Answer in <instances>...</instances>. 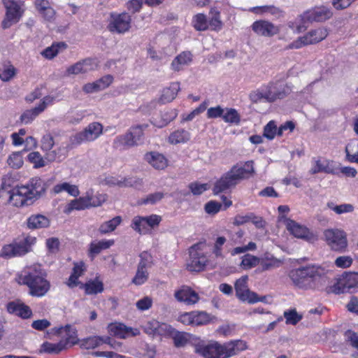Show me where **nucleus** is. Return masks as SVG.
<instances>
[{
	"mask_svg": "<svg viewBox=\"0 0 358 358\" xmlns=\"http://www.w3.org/2000/svg\"><path fill=\"white\" fill-rule=\"evenodd\" d=\"M327 270L318 264H310L292 269L289 277L299 289H320L327 282Z\"/></svg>",
	"mask_w": 358,
	"mask_h": 358,
	"instance_id": "nucleus-1",
	"label": "nucleus"
},
{
	"mask_svg": "<svg viewBox=\"0 0 358 358\" xmlns=\"http://www.w3.org/2000/svg\"><path fill=\"white\" fill-rule=\"evenodd\" d=\"M248 348V343L241 339L231 340L224 343L212 341L207 344H197L195 352L203 358H230Z\"/></svg>",
	"mask_w": 358,
	"mask_h": 358,
	"instance_id": "nucleus-2",
	"label": "nucleus"
},
{
	"mask_svg": "<svg viewBox=\"0 0 358 358\" xmlns=\"http://www.w3.org/2000/svg\"><path fill=\"white\" fill-rule=\"evenodd\" d=\"M255 174L254 162L247 161L243 166L234 165L231 169L218 179L213 188V192L217 195L235 187L240 181L252 177Z\"/></svg>",
	"mask_w": 358,
	"mask_h": 358,
	"instance_id": "nucleus-3",
	"label": "nucleus"
},
{
	"mask_svg": "<svg viewBox=\"0 0 358 358\" xmlns=\"http://www.w3.org/2000/svg\"><path fill=\"white\" fill-rule=\"evenodd\" d=\"M16 280L19 284L27 285L32 296L45 294L44 271L41 264H36L27 268L17 275Z\"/></svg>",
	"mask_w": 358,
	"mask_h": 358,
	"instance_id": "nucleus-4",
	"label": "nucleus"
},
{
	"mask_svg": "<svg viewBox=\"0 0 358 358\" xmlns=\"http://www.w3.org/2000/svg\"><path fill=\"white\" fill-rule=\"evenodd\" d=\"M36 242V237L29 235L22 239L4 245L0 250V257L10 259L15 257L23 256L31 250V248Z\"/></svg>",
	"mask_w": 358,
	"mask_h": 358,
	"instance_id": "nucleus-5",
	"label": "nucleus"
},
{
	"mask_svg": "<svg viewBox=\"0 0 358 358\" xmlns=\"http://www.w3.org/2000/svg\"><path fill=\"white\" fill-rule=\"evenodd\" d=\"M332 16L331 9L324 6L315 7L311 10H306L299 15L302 24L296 26V32L300 33L306 30V27L304 24L306 22H322L329 20Z\"/></svg>",
	"mask_w": 358,
	"mask_h": 358,
	"instance_id": "nucleus-6",
	"label": "nucleus"
},
{
	"mask_svg": "<svg viewBox=\"0 0 358 358\" xmlns=\"http://www.w3.org/2000/svg\"><path fill=\"white\" fill-rule=\"evenodd\" d=\"M356 288H358V273H345L333 285L327 287L326 292L328 294H340L350 292Z\"/></svg>",
	"mask_w": 358,
	"mask_h": 358,
	"instance_id": "nucleus-7",
	"label": "nucleus"
},
{
	"mask_svg": "<svg viewBox=\"0 0 358 358\" xmlns=\"http://www.w3.org/2000/svg\"><path fill=\"white\" fill-rule=\"evenodd\" d=\"M204 245L203 243H197L189 248V261L187 264L189 271L199 272L205 269L208 259L203 250Z\"/></svg>",
	"mask_w": 358,
	"mask_h": 358,
	"instance_id": "nucleus-8",
	"label": "nucleus"
},
{
	"mask_svg": "<svg viewBox=\"0 0 358 358\" xmlns=\"http://www.w3.org/2000/svg\"><path fill=\"white\" fill-rule=\"evenodd\" d=\"M162 221V217L152 214L149 216H136L133 218L131 227L139 234H146L157 227Z\"/></svg>",
	"mask_w": 358,
	"mask_h": 358,
	"instance_id": "nucleus-9",
	"label": "nucleus"
},
{
	"mask_svg": "<svg viewBox=\"0 0 358 358\" xmlns=\"http://www.w3.org/2000/svg\"><path fill=\"white\" fill-rule=\"evenodd\" d=\"M8 194L9 203L16 207L30 205L35 199L34 193L30 192L29 186L15 187L9 191Z\"/></svg>",
	"mask_w": 358,
	"mask_h": 358,
	"instance_id": "nucleus-10",
	"label": "nucleus"
},
{
	"mask_svg": "<svg viewBox=\"0 0 358 358\" xmlns=\"http://www.w3.org/2000/svg\"><path fill=\"white\" fill-rule=\"evenodd\" d=\"M131 24V17L128 13H111L107 29L111 33L124 34L129 31Z\"/></svg>",
	"mask_w": 358,
	"mask_h": 358,
	"instance_id": "nucleus-11",
	"label": "nucleus"
},
{
	"mask_svg": "<svg viewBox=\"0 0 358 358\" xmlns=\"http://www.w3.org/2000/svg\"><path fill=\"white\" fill-rule=\"evenodd\" d=\"M328 245L334 251L343 252L348 246L345 233L339 229H327L324 232Z\"/></svg>",
	"mask_w": 358,
	"mask_h": 358,
	"instance_id": "nucleus-12",
	"label": "nucleus"
},
{
	"mask_svg": "<svg viewBox=\"0 0 358 358\" xmlns=\"http://www.w3.org/2000/svg\"><path fill=\"white\" fill-rule=\"evenodd\" d=\"M248 275H243L236 280L234 284L236 296L241 301H248L252 303L258 301H264L265 296L260 299L256 293L250 291L248 286Z\"/></svg>",
	"mask_w": 358,
	"mask_h": 358,
	"instance_id": "nucleus-13",
	"label": "nucleus"
},
{
	"mask_svg": "<svg viewBox=\"0 0 358 358\" xmlns=\"http://www.w3.org/2000/svg\"><path fill=\"white\" fill-rule=\"evenodd\" d=\"M20 1L3 0V3L6 8V18L2 22L4 29L8 28L12 23L17 22L21 17L23 10L20 8Z\"/></svg>",
	"mask_w": 358,
	"mask_h": 358,
	"instance_id": "nucleus-14",
	"label": "nucleus"
},
{
	"mask_svg": "<svg viewBox=\"0 0 358 358\" xmlns=\"http://www.w3.org/2000/svg\"><path fill=\"white\" fill-rule=\"evenodd\" d=\"M103 126L99 122L90 124L83 131L76 134L72 138V143L81 144L83 142L92 141L102 133Z\"/></svg>",
	"mask_w": 358,
	"mask_h": 358,
	"instance_id": "nucleus-15",
	"label": "nucleus"
},
{
	"mask_svg": "<svg viewBox=\"0 0 358 358\" xmlns=\"http://www.w3.org/2000/svg\"><path fill=\"white\" fill-rule=\"evenodd\" d=\"M145 334L153 337L161 336L169 338L173 333V328L164 322H159L156 320H152L148 322L143 327Z\"/></svg>",
	"mask_w": 358,
	"mask_h": 358,
	"instance_id": "nucleus-16",
	"label": "nucleus"
},
{
	"mask_svg": "<svg viewBox=\"0 0 358 358\" xmlns=\"http://www.w3.org/2000/svg\"><path fill=\"white\" fill-rule=\"evenodd\" d=\"M286 228L289 232L297 238H301L309 242L314 241L317 239L316 236L310 231V229L304 225H301L296 221L287 219Z\"/></svg>",
	"mask_w": 358,
	"mask_h": 358,
	"instance_id": "nucleus-17",
	"label": "nucleus"
},
{
	"mask_svg": "<svg viewBox=\"0 0 358 358\" xmlns=\"http://www.w3.org/2000/svg\"><path fill=\"white\" fill-rule=\"evenodd\" d=\"M267 101L273 102L282 99L292 92L290 86L280 81L270 83L267 86Z\"/></svg>",
	"mask_w": 358,
	"mask_h": 358,
	"instance_id": "nucleus-18",
	"label": "nucleus"
},
{
	"mask_svg": "<svg viewBox=\"0 0 358 358\" xmlns=\"http://www.w3.org/2000/svg\"><path fill=\"white\" fill-rule=\"evenodd\" d=\"M107 329L110 336L118 338H126L129 336H136L140 334L138 329L127 327L124 324L121 322L110 323Z\"/></svg>",
	"mask_w": 358,
	"mask_h": 358,
	"instance_id": "nucleus-19",
	"label": "nucleus"
},
{
	"mask_svg": "<svg viewBox=\"0 0 358 358\" xmlns=\"http://www.w3.org/2000/svg\"><path fill=\"white\" fill-rule=\"evenodd\" d=\"M252 31L258 36L273 37L279 34L280 28L273 23L264 20L254 22L251 26Z\"/></svg>",
	"mask_w": 358,
	"mask_h": 358,
	"instance_id": "nucleus-20",
	"label": "nucleus"
},
{
	"mask_svg": "<svg viewBox=\"0 0 358 358\" xmlns=\"http://www.w3.org/2000/svg\"><path fill=\"white\" fill-rule=\"evenodd\" d=\"M313 166L310 170V173L313 175L319 173H325L327 174L338 175V169L335 166L333 160L324 159L320 157L313 158Z\"/></svg>",
	"mask_w": 358,
	"mask_h": 358,
	"instance_id": "nucleus-21",
	"label": "nucleus"
},
{
	"mask_svg": "<svg viewBox=\"0 0 358 358\" xmlns=\"http://www.w3.org/2000/svg\"><path fill=\"white\" fill-rule=\"evenodd\" d=\"M57 334L62 337L61 341L66 348H70L78 343L77 331L70 325L59 328L57 330Z\"/></svg>",
	"mask_w": 358,
	"mask_h": 358,
	"instance_id": "nucleus-22",
	"label": "nucleus"
},
{
	"mask_svg": "<svg viewBox=\"0 0 358 358\" xmlns=\"http://www.w3.org/2000/svg\"><path fill=\"white\" fill-rule=\"evenodd\" d=\"M355 132L358 135V117L354 122ZM346 160L350 163L358 164V140H351L345 146Z\"/></svg>",
	"mask_w": 358,
	"mask_h": 358,
	"instance_id": "nucleus-23",
	"label": "nucleus"
},
{
	"mask_svg": "<svg viewBox=\"0 0 358 358\" xmlns=\"http://www.w3.org/2000/svg\"><path fill=\"white\" fill-rule=\"evenodd\" d=\"M174 296L178 301L184 302L187 305L195 304L199 300V294L188 287H182L175 292Z\"/></svg>",
	"mask_w": 358,
	"mask_h": 358,
	"instance_id": "nucleus-24",
	"label": "nucleus"
},
{
	"mask_svg": "<svg viewBox=\"0 0 358 358\" xmlns=\"http://www.w3.org/2000/svg\"><path fill=\"white\" fill-rule=\"evenodd\" d=\"M7 310L9 313L14 314L23 319L29 318L32 315L30 308L20 301L9 302L7 304Z\"/></svg>",
	"mask_w": 358,
	"mask_h": 358,
	"instance_id": "nucleus-25",
	"label": "nucleus"
},
{
	"mask_svg": "<svg viewBox=\"0 0 358 358\" xmlns=\"http://www.w3.org/2000/svg\"><path fill=\"white\" fill-rule=\"evenodd\" d=\"M80 287L84 289L86 295H96L104 290L103 283L98 277L81 283Z\"/></svg>",
	"mask_w": 358,
	"mask_h": 358,
	"instance_id": "nucleus-26",
	"label": "nucleus"
},
{
	"mask_svg": "<svg viewBox=\"0 0 358 358\" xmlns=\"http://www.w3.org/2000/svg\"><path fill=\"white\" fill-rule=\"evenodd\" d=\"M145 159L155 169L162 170L168 166L167 159L157 152H149L145 155Z\"/></svg>",
	"mask_w": 358,
	"mask_h": 358,
	"instance_id": "nucleus-27",
	"label": "nucleus"
},
{
	"mask_svg": "<svg viewBox=\"0 0 358 358\" xmlns=\"http://www.w3.org/2000/svg\"><path fill=\"white\" fill-rule=\"evenodd\" d=\"M135 145V141L128 131L124 134L117 136L113 143V147L119 150H127Z\"/></svg>",
	"mask_w": 358,
	"mask_h": 358,
	"instance_id": "nucleus-28",
	"label": "nucleus"
},
{
	"mask_svg": "<svg viewBox=\"0 0 358 358\" xmlns=\"http://www.w3.org/2000/svg\"><path fill=\"white\" fill-rule=\"evenodd\" d=\"M113 244L114 240H101L97 242H91L88 249L89 257L94 259L102 250L109 248Z\"/></svg>",
	"mask_w": 358,
	"mask_h": 358,
	"instance_id": "nucleus-29",
	"label": "nucleus"
},
{
	"mask_svg": "<svg viewBox=\"0 0 358 358\" xmlns=\"http://www.w3.org/2000/svg\"><path fill=\"white\" fill-rule=\"evenodd\" d=\"M94 61L91 59H86L69 66L67 69L69 74L85 73L94 69Z\"/></svg>",
	"mask_w": 358,
	"mask_h": 358,
	"instance_id": "nucleus-30",
	"label": "nucleus"
},
{
	"mask_svg": "<svg viewBox=\"0 0 358 358\" xmlns=\"http://www.w3.org/2000/svg\"><path fill=\"white\" fill-rule=\"evenodd\" d=\"M151 123L159 128L166 126L171 121L173 120L177 113H151Z\"/></svg>",
	"mask_w": 358,
	"mask_h": 358,
	"instance_id": "nucleus-31",
	"label": "nucleus"
},
{
	"mask_svg": "<svg viewBox=\"0 0 358 358\" xmlns=\"http://www.w3.org/2000/svg\"><path fill=\"white\" fill-rule=\"evenodd\" d=\"M327 36V29L323 27H320L315 29H312L305 34V39L307 40L308 45H312L323 41Z\"/></svg>",
	"mask_w": 358,
	"mask_h": 358,
	"instance_id": "nucleus-32",
	"label": "nucleus"
},
{
	"mask_svg": "<svg viewBox=\"0 0 358 358\" xmlns=\"http://www.w3.org/2000/svg\"><path fill=\"white\" fill-rule=\"evenodd\" d=\"M180 90L179 83H173L169 87L163 90L162 94L159 98L162 103H166L172 101L176 96Z\"/></svg>",
	"mask_w": 358,
	"mask_h": 358,
	"instance_id": "nucleus-33",
	"label": "nucleus"
},
{
	"mask_svg": "<svg viewBox=\"0 0 358 358\" xmlns=\"http://www.w3.org/2000/svg\"><path fill=\"white\" fill-rule=\"evenodd\" d=\"M111 338L109 336H94L85 339L83 345L87 349H93L104 343L109 344Z\"/></svg>",
	"mask_w": 358,
	"mask_h": 358,
	"instance_id": "nucleus-34",
	"label": "nucleus"
},
{
	"mask_svg": "<svg viewBox=\"0 0 358 358\" xmlns=\"http://www.w3.org/2000/svg\"><path fill=\"white\" fill-rule=\"evenodd\" d=\"M87 199L84 196L71 201L64 208L63 212L65 214H69L73 210H80L88 208L87 205Z\"/></svg>",
	"mask_w": 358,
	"mask_h": 358,
	"instance_id": "nucleus-35",
	"label": "nucleus"
},
{
	"mask_svg": "<svg viewBox=\"0 0 358 358\" xmlns=\"http://www.w3.org/2000/svg\"><path fill=\"white\" fill-rule=\"evenodd\" d=\"M84 198L87 199V205L89 208L101 206L106 201L107 195L101 193L93 194L92 191H91L90 192H87Z\"/></svg>",
	"mask_w": 358,
	"mask_h": 358,
	"instance_id": "nucleus-36",
	"label": "nucleus"
},
{
	"mask_svg": "<svg viewBox=\"0 0 358 358\" xmlns=\"http://www.w3.org/2000/svg\"><path fill=\"white\" fill-rule=\"evenodd\" d=\"M193 313V326H202L210 323L213 320L214 317L210 314L207 313L205 311H192Z\"/></svg>",
	"mask_w": 358,
	"mask_h": 358,
	"instance_id": "nucleus-37",
	"label": "nucleus"
},
{
	"mask_svg": "<svg viewBox=\"0 0 358 358\" xmlns=\"http://www.w3.org/2000/svg\"><path fill=\"white\" fill-rule=\"evenodd\" d=\"M192 54L189 52H183L173 60L171 63L172 69L178 71L181 69V66L188 64L192 62Z\"/></svg>",
	"mask_w": 358,
	"mask_h": 358,
	"instance_id": "nucleus-38",
	"label": "nucleus"
},
{
	"mask_svg": "<svg viewBox=\"0 0 358 358\" xmlns=\"http://www.w3.org/2000/svg\"><path fill=\"white\" fill-rule=\"evenodd\" d=\"M122 220L120 216H116L113 219L102 223L99 228V231L101 234H106L112 232L121 224Z\"/></svg>",
	"mask_w": 358,
	"mask_h": 358,
	"instance_id": "nucleus-39",
	"label": "nucleus"
},
{
	"mask_svg": "<svg viewBox=\"0 0 358 358\" xmlns=\"http://www.w3.org/2000/svg\"><path fill=\"white\" fill-rule=\"evenodd\" d=\"M190 138L189 133L185 129H178L171 133L169 137V141L171 144L183 143Z\"/></svg>",
	"mask_w": 358,
	"mask_h": 358,
	"instance_id": "nucleus-40",
	"label": "nucleus"
},
{
	"mask_svg": "<svg viewBox=\"0 0 358 358\" xmlns=\"http://www.w3.org/2000/svg\"><path fill=\"white\" fill-rule=\"evenodd\" d=\"M63 191L68 192L71 196L75 197L80 194L78 187L75 185H71L68 182L57 184L53 187V192L55 194H58Z\"/></svg>",
	"mask_w": 358,
	"mask_h": 358,
	"instance_id": "nucleus-41",
	"label": "nucleus"
},
{
	"mask_svg": "<svg viewBox=\"0 0 358 358\" xmlns=\"http://www.w3.org/2000/svg\"><path fill=\"white\" fill-rule=\"evenodd\" d=\"M259 264L261 266V271H265L279 267L281 264V262L273 256H266L260 259Z\"/></svg>",
	"mask_w": 358,
	"mask_h": 358,
	"instance_id": "nucleus-42",
	"label": "nucleus"
},
{
	"mask_svg": "<svg viewBox=\"0 0 358 358\" xmlns=\"http://www.w3.org/2000/svg\"><path fill=\"white\" fill-rule=\"evenodd\" d=\"M259 262L260 258L248 253L241 257L240 266L244 270H249L259 265Z\"/></svg>",
	"mask_w": 358,
	"mask_h": 358,
	"instance_id": "nucleus-43",
	"label": "nucleus"
},
{
	"mask_svg": "<svg viewBox=\"0 0 358 358\" xmlns=\"http://www.w3.org/2000/svg\"><path fill=\"white\" fill-rule=\"evenodd\" d=\"M207 117L209 119L222 117L224 122L236 124L241 120L239 113H207Z\"/></svg>",
	"mask_w": 358,
	"mask_h": 358,
	"instance_id": "nucleus-44",
	"label": "nucleus"
},
{
	"mask_svg": "<svg viewBox=\"0 0 358 358\" xmlns=\"http://www.w3.org/2000/svg\"><path fill=\"white\" fill-rule=\"evenodd\" d=\"M67 48L64 42H57L52 44L51 46L46 48V59H52L59 52H63Z\"/></svg>",
	"mask_w": 358,
	"mask_h": 358,
	"instance_id": "nucleus-45",
	"label": "nucleus"
},
{
	"mask_svg": "<svg viewBox=\"0 0 358 358\" xmlns=\"http://www.w3.org/2000/svg\"><path fill=\"white\" fill-rule=\"evenodd\" d=\"M16 74V69L9 62L3 64L0 68V78L7 82L11 80Z\"/></svg>",
	"mask_w": 358,
	"mask_h": 358,
	"instance_id": "nucleus-46",
	"label": "nucleus"
},
{
	"mask_svg": "<svg viewBox=\"0 0 358 358\" xmlns=\"http://www.w3.org/2000/svg\"><path fill=\"white\" fill-rule=\"evenodd\" d=\"M28 186L29 187L30 192L34 193L35 199L45 190V182L43 180L39 178H32Z\"/></svg>",
	"mask_w": 358,
	"mask_h": 358,
	"instance_id": "nucleus-47",
	"label": "nucleus"
},
{
	"mask_svg": "<svg viewBox=\"0 0 358 358\" xmlns=\"http://www.w3.org/2000/svg\"><path fill=\"white\" fill-rule=\"evenodd\" d=\"M283 316L285 318L287 324L296 325L303 318L302 315L299 314L296 308L289 309L284 311Z\"/></svg>",
	"mask_w": 358,
	"mask_h": 358,
	"instance_id": "nucleus-48",
	"label": "nucleus"
},
{
	"mask_svg": "<svg viewBox=\"0 0 358 358\" xmlns=\"http://www.w3.org/2000/svg\"><path fill=\"white\" fill-rule=\"evenodd\" d=\"M140 260L137 267L148 270L154 264L153 257L148 251H143L139 254Z\"/></svg>",
	"mask_w": 358,
	"mask_h": 358,
	"instance_id": "nucleus-49",
	"label": "nucleus"
},
{
	"mask_svg": "<svg viewBox=\"0 0 358 358\" xmlns=\"http://www.w3.org/2000/svg\"><path fill=\"white\" fill-rule=\"evenodd\" d=\"M149 278L148 270L137 267L135 275L131 280V282L136 285H142L145 283Z\"/></svg>",
	"mask_w": 358,
	"mask_h": 358,
	"instance_id": "nucleus-50",
	"label": "nucleus"
},
{
	"mask_svg": "<svg viewBox=\"0 0 358 358\" xmlns=\"http://www.w3.org/2000/svg\"><path fill=\"white\" fill-rule=\"evenodd\" d=\"M148 127L147 124L144 125H136L134 127H131L130 129L128 131L129 134H131L134 141H135V145H137L139 142L143 140L144 136V129Z\"/></svg>",
	"mask_w": 358,
	"mask_h": 358,
	"instance_id": "nucleus-51",
	"label": "nucleus"
},
{
	"mask_svg": "<svg viewBox=\"0 0 358 358\" xmlns=\"http://www.w3.org/2000/svg\"><path fill=\"white\" fill-rule=\"evenodd\" d=\"M192 24L197 31H205L208 27L206 16L202 13L197 14L194 17Z\"/></svg>",
	"mask_w": 358,
	"mask_h": 358,
	"instance_id": "nucleus-52",
	"label": "nucleus"
},
{
	"mask_svg": "<svg viewBox=\"0 0 358 358\" xmlns=\"http://www.w3.org/2000/svg\"><path fill=\"white\" fill-rule=\"evenodd\" d=\"M121 187L140 188L143 185V179L140 178L124 177L121 179Z\"/></svg>",
	"mask_w": 358,
	"mask_h": 358,
	"instance_id": "nucleus-53",
	"label": "nucleus"
},
{
	"mask_svg": "<svg viewBox=\"0 0 358 358\" xmlns=\"http://www.w3.org/2000/svg\"><path fill=\"white\" fill-rule=\"evenodd\" d=\"M8 164L13 169H20L23 165V158L20 152H15L9 155Z\"/></svg>",
	"mask_w": 358,
	"mask_h": 358,
	"instance_id": "nucleus-54",
	"label": "nucleus"
},
{
	"mask_svg": "<svg viewBox=\"0 0 358 358\" xmlns=\"http://www.w3.org/2000/svg\"><path fill=\"white\" fill-rule=\"evenodd\" d=\"M278 129L275 122L271 120L264 127L263 136L268 140H273L275 135H278Z\"/></svg>",
	"mask_w": 358,
	"mask_h": 358,
	"instance_id": "nucleus-55",
	"label": "nucleus"
},
{
	"mask_svg": "<svg viewBox=\"0 0 358 358\" xmlns=\"http://www.w3.org/2000/svg\"><path fill=\"white\" fill-rule=\"evenodd\" d=\"M169 337L173 338L174 345L176 348L183 347L188 342V339L187 338L185 334L176 331L174 328L173 334L169 336Z\"/></svg>",
	"mask_w": 358,
	"mask_h": 358,
	"instance_id": "nucleus-56",
	"label": "nucleus"
},
{
	"mask_svg": "<svg viewBox=\"0 0 358 358\" xmlns=\"http://www.w3.org/2000/svg\"><path fill=\"white\" fill-rule=\"evenodd\" d=\"M253 11H256V13H271L272 15H274L276 17H279L282 16V10L274 6H259V7H255L252 8Z\"/></svg>",
	"mask_w": 358,
	"mask_h": 358,
	"instance_id": "nucleus-57",
	"label": "nucleus"
},
{
	"mask_svg": "<svg viewBox=\"0 0 358 358\" xmlns=\"http://www.w3.org/2000/svg\"><path fill=\"white\" fill-rule=\"evenodd\" d=\"M327 206L334 210L336 214H342L346 213H351L354 210V206L350 203H344L341 205H334L332 202H329Z\"/></svg>",
	"mask_w": 358,
	"mask_h": 358,
	"instance_id": "nucleus-58",
	"label": "nucleus"
},
{
	"mask_svg": "<svg viewBox=\"0 0 358 358\" xmlns=\"http://www.w3.org/2000/svg\"><path fill=\"white\" fill-rule=\"evenodd\" d=\"M44 223L45 216L41 214L31 215L27 220V225L30 229L41 228Z\"/></svg>",
	"mask_w": 358,
	"mask_h": 358,
	"instance_id": "nucleus-59",
	"label": "nucleus"
},
{
	"mask_svg": "<svg viewBox=\"0 0 358 358\" xmlns=\"http://www.w3.org/2000/svg\"><path fill=\"white\" fill-rule=\"evenodd\" d=\"M222 208V204L216 201H210L205 204V211L209 215H215Z\"/></svg>",
	"mask_w": 358,
	"mask_h": 358,
	"instance_id": "nucleus-60",
	"label": "nucleus"
},
{
	"mask_svg": "<svg viewBox=\"0 0 358 358\" xmlns=\"http://www.w3.org/2000/svg\"><path fill=\"white\" fill-rule=\"evenodd\" d=\"M28 160L34 164V168L43 167L45 165L43 158L38 152H30L28 155Z\"/></svg>",
	"mask_w": 358,
	"mask_h": 358,
	"instance_id": "nucleus-61",
	"label": "nucleus"
},
{
	"mask_svg": "<svg viewBox=\"0 0 358 358\" xmlns=\"http://www.w3.org/2000/svg\"><path fill=\"white\" fill-rule=\"evenodd\" d=\"M188 187L194 195H200L208 189V185L194 182L189 183Z\"/></svg>",
	"mask_w": 358,
	"mask_h": 358,
	"instance_id": "nucleus-62",
	"label": "nucleus"
},
{
	"mask_svg": "<svg viewBox=\"0 0 358 358\" xmlns=\"http://www.w3.org/2000/svg\"><path fill=\"white\" fill-rule=\"evenodd\" d=\"M60 242L57 238H50L46 240V247L48 252L55 255L59 250Z\"/></svg>",
	"mask_w": 358,
	"mask_h": 358,
	"instance_id": "nucleus-63",
	"label": "nucleus"
},
{
	"mask_svg": "<svg viewBox=\"0 0 358 358\" xmlns=\"http://www.w3.org/2000/svg\"><path fill=\"white\" fill-rule=\"evenodd\" d=\"M250 99L254 103H257L263 99L267 101V89L252 91L250 94Z\"/></svg>",
	"mask_w": 358,
	"mask_h": 358,
	"instance_id": "nucleus-64",
	"label": "nucleus"
}]
</instances>
